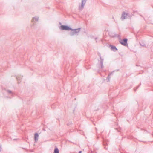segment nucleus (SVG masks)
<instances>
[{"label": "nucleus", "mask_w": 153, "mask_h": 153, "mask_svg": "<svg viewBox=\"0 0 153 153\" xmlns=\"http://www.w3.org/2000/svg\"><path fill=\"white\" fill-rule=\"evenodd\" d=\"M59 151L57 148H56L55 149L54 151V153H59Z\"/></svg>", "instance_id": "11"}, {"label": "nucleus", "mask_w": 153, "mask_h": 153, "mask_svg": "<svg viewBox=\"0 0 153 153\" xmlns=\"http://www.w3.org/2000/svg\"><path fill=\"white\" fill-rule=\"evenodd\" d=\"M39 135L38 133H35L34 135V140L35 142H36L38 139Z\"/></svg>", "instance_id": "8"}, {"label": "nucleus", "mask_w": 153, "mask_h": 153, "mask_svg": "<svg viewBox=\"0 0 153 153\" xmlns=\"http://www.w3.org/2000/svg\"><path fill=\"white\" fill-rule=\"evenodd\" d=\"M86 0H82V4L79 6V9L80 10H82L84 8Z\"/></svg>", "instance_id": "3"}, {"label": "nucleus", "mask_w": 153, "mask_h": 153, "mask_svg": "<svg viewBox=\"0 0 153 153\" xmlns=\"http://www.w3.org/2000/svg\"><path fill=\"white\" fill-rule=\"evenodd\" d=\"M114 72V71H112L111 72L110 74H109L108 76L107 77L106 80L107 82H108L110 81V79L111 78V75L112 74V73Z\"/></svg>", "instance_id": "9"}, {"label": "nucleus", "mask_w": 153, "mask_h": 153, "mask_svg": "<svg viewBox=\"0 0 153 153\" xmlns=\"http://www.w3.org/2000/svg\"><path fill=\"white\" fill-rule=\"evenodd\" d=\"M128 39L126 38L123 39L121 41H120V43L124 46H126L127 45V42Z\"/></svg>", "instance_id": "5"}, {"label": "nucleus", "mask_w": 153, "mask_h": 153, "mask_svg": "<svg viewBox=\"0 0 153 153\" xmlns=\"http://www.w3.org/2000/svg\"><path fill=\"white\" fill-rule=\"evenodd\" d=\"M7 91L8 93L9 94H13V93L12 91L10 90H7Z\"/></svg>", "instance_id": "12"}, {"label": "nucleus", "mask_w": 153, "mask_h": 153, "mask_svg": "<svg viewBox=\"0 0 153 153\" xmlns=\"http://www.w3.org/2000/svg\"><path fill=\"white\" fill-rule=\"evenodd\" d=\"M16 79L18 81V83H19L21 82V79L22 78L21 76H18L16 77Z\"/></svg>", "instance_id": "10"}, {"label": "nucleus", "mask_w": 153, "mask_h": 153, "mask_svg": "<svg viewBox=\"0 0 153 153\" xmlns=\"http://www.w3.org/2000/svg\"><path fill=\"white\" fill-rule=\"evenodd\" d=\"M80 28L74 29L72 28V29L70 30H71V31L70 33V35L72 36L74 35H78L80 31Z\"/></svg>", "instance_id": "1"}, {"label": "nucleus", "mask_w": 153, "mask_h": 153, "mask_svg": "<svg viewBox=\"0 0 153 153\" xmlns=\"http://www.w3.org/2000/svg\"><path fill=\"white\" fill-rule=\"evenodd\" d=\"M97 39V38H95V40H96V41H96V39ZM96 42H97V41H96Z\"/></svg>", "instance_id": "19"}, {"label": "nucleus", "mask_w": 153, "mask_h": 153, "mask_svg": "<svg viewBox=\"0 0 153 153\" xmlns=\"http://www.w3.org/2000/svg\"><path fill=\"white\" fill-rule=\"evenodd\" d=\"M1 145H0V152L1 151Z\"/></svg>", "instance_id": "15"}, {"label": "nucleus", "mask_w": 153, "mask_h": 153, "mask_svg": "<svg viewBox=\"0 0 153 153\" xmlns=\"http://www.w3.org/2000/svg\"><path fill=\"white\" fill-rule=\"evenodd\" d=\"M32 22L33 21V19L32 20Z\"/></svg>", "instance_id": "21"}, {"label": "nucleus", "mask_w": 153, "mask_h": 153, "mask_svg": "<svg viewBox=\"0 0 153 153\" xmlns=\"http://www.w3.org/2000/svg\"><path fill=\"white\" fill-rule=\"evenodd\" d=\"M140 44V45H141V44ZM142 45V46H145V45Z\"/></svg>", "instance_id": "17"}, {"label": "nucleus", "mask_w": 153, "mask_h": 153, "mask_svg": "<svg viewBox=\"0 0 153 153\" xmlns=\"http://www.w3.org/2000/svg\"><path fill=\"white\" fill-rule=\"evenodd\" d=\"M110 47L111 50L114 52H115L118 50L117 49L115 46H114L112 45H110Z\"/></svg>", "instance_id": "7"}, {"label": "nucleus", "mask_w": 153, "mask_h": 153, "mask_svg": "<svg viewBox=\"0 0 153 153\" xmlns=\"http://www.w3.org/2000/svg\"><path fill=\"white\" fill-rule=\"evenodd\" d=\"M141 85V83H140V84L139 85V86H138V87L136 89H134V90H135V91H136V89H137L138 88V87L140 86Z\"/></svg>", "instance_id": "14"}, {"label": "nucleus", "mask_w": 153, "mask_h": 153, "mask_svg": "<svg viewBox=\"0 0 153 153\" xmlns=\"http://www.w3.org/2000/svg\"><path fill=\"white\" fill-rule=\"evenodd\" d=\"M33 19H35L36 21H37L39 19V17H34V18H33Z\"/></svg>", "instance_id": "13"}, {"label": "nucleus", "mask_w": 153, "mask_h": 153, "mask_svg": "<svg viewBox=\"0 0 153 153\" xmlns=\"http://www.w3.org/2000/svg\"><path fill=\"white\" fill-rule=\"evenodd\" d=\"M78 153H82V151H80Z\"/></svg>", "instance_id": "16"}, {"label": "nucleus", "mask_w": 153, "mask_h": 153, "mask_svg": "<svg viewBox=\"0 0 153 153\" xmlns=\"http://www.w3.org/2000/svg\"><path fill=\"white\" fill-rule=\"evenodd\" d=\"M128 13H126L125 12H123L122 13L121 16V19L123 20L127 18V16L128 15Z\"/></svg>", "instance_id": "4"}, {"label": "nucleus", "mask_w": 153, "mask_h": 153, "mask_svg": "<svg viewBox=\"0 0 153 153\" xmlns=\"http://www.w3.org/2000/svg\"><path fill=\"white\" fill-rule=\"evenodd\" d=\"M59 28L61 30H67L69 31L72 29L71 28L67 25H61L59 27Z\"/></svg>", "instance_id": "2"}, {"label": "nucleus", "mask_w": 153, "mask_h": 153, "mask_svg": "<svg viewBox=\"0 0 153 153\" xmlns=\"http://www.w3.org/2000/svg\"><path fill=\"white\" fill-rule=\"evenodd\" d=\"M112 18L114 19V17H113Z\"/></svg>", "instance_id": "20"}, {"label": "nucleus", "mask_w": 153, "mask_h": 153, "mask_svg": "<svg viewBox=\"0 0 153 153\" xmlns=\"http://www.w3.org/2000/svg\"><path fill=\"white\" fill-rule=\"evenodd\" d=\"M99 56L100 57V68L101 69L103 68H104V66L103 65V59L102 58L100 54V55Z\"/></svg>", "instance_id": "6"}, {"label": "nucleus", "mask_w": 153, "mask_h": 153, "mask_svg": "<svg viewBox=\"0 0 153 153\" xmlns=\"http://www.w3.org/2000/svg\"><path fill=\"white\" fill-rule=\"evenodd\" d=\"M140 44V45H141V44ZM142 45V46H145V45Z\"/></svg>", "instance_id": "18"}]
</instances>
